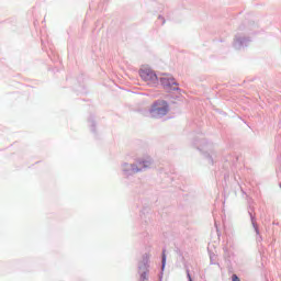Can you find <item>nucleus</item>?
<instances>
[{
    "mask_svg": "<svg viewBox=\"0 0 281 281\" xmlns=\"http://www.w3.org/2000/svg\"><path fill=\"white\" fill-rule=\"evenodd\" d=\"M149 113L150 117H162L168 113V103L166 101H157L153 104Z\"/></svg>",
    "mask_w": 281,
    "mask_h": 281,
    "instance_id": "1",
    "label": "nucleus"
},
{
    "mask_svg": "<svg viewBox=\"0 0 281 281\" xmlns=\"http://www.w3.org/2000/svg\"><path fill=\"white\" fill-rule=\"evenodd\" d=\"M139 76L142 78V80H144L147 85H157L158 82V78H157V74H155L153 71V69L150 68H143L139 70Z\"/></svg>",
    "mask_w": 281,
    "mask_h": 281,
    "instance_id": "2",
    "label": "nucleus"
},
{
    "mask_svg": "<svg viewBox=\"0 0 281 281\" xmlns=\"http://www.w3.org/2000/svg\"><path fill=\"white\" fill-rule=\"evenodd\" d=\"M160 82L162 85V87H165V89H177V81L175 80V78H172V76L170 75H165L160 78Z\"/></svg>",
    "mask_w": 281,
    "mask_h": 281,
    "instance_id": "3",
    "label": "nucleus"
},
{
    "mask_svg": "<svg viewBox=\"0 0 281 281\" xmlns=\"http://www.w3.org/2000/svg\"><path fill=\"white\" fill-rule=\"evenodd\" d=\"M232 280H233V281H240V279H239L238 276H236V274H233Z\"/></svg>",
    "mask_w": 281,
    "mask_h": 281,
    "instance_id": "4",
    "label": "nucleus"
},
{
    "mask_svg": "<svg viewBox=\"0 0 281 281\" xmlns=\"http://www.w3.org/2000/svg\"><path fill=\"white\" fill-rule=\"evenodd\" d=\"M166 266V254H162V267Z\"/></svg>",
    "mask_w": 281,
    "mask_h": 281,
    "instance_id": "5",
    "label": "nucleus"
},
{
    "mask_svg": "<svg viewBox=\"0 0 281 281\" xmlns=\"http://www.w3.org/2000/svg\"><path fill=\"white\" fill-rule=\"evenodd\" d=\"M187 276H188V278H189V281H192V276H190V272H189V271L187 272Z\"/></svg>",
    "mask_w": 281,
    "mask_h": 281,
    "instance_id": "6",
    "label": "nucleus"
}]
</instances>
